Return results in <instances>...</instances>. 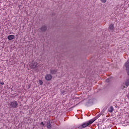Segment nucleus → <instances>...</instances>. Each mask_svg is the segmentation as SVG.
Listing matches in <instances>:
<instances>
[{"label": "nucleus", "instance_id": "nucleus-1", "mask_svg": "<svg viewBox=\"0 0 129 129\" xmlns=\"http://www.w3.org/2000/svg\"><path fill=\"white\" fill-rule=\"evenodd\" d=\"M95 121V119H92L90 120L89 121L86 122L85 123H83L82 125H81L79 127L80 128H84L86 127L87 126H89V125H90V124H92L93 122Z\"/></svg>", "mask_w": 129, "mask_h": 129}, {"label": "nucleus", "instance_id": "nucleus-10", "mask_svg": "<svg viewBox=\"0 0 129 129\" xmlns=\"http://www.w3.org/2000/svg\"><path fill=\"white\" fill-rule=\"evenodd\" d=\"M56 72H57V71H56L55 70H51L50 71V73L51 74H56Z\"/></svg>", "mask_w": 129, "mask_h": 129}, {"label": "nucleus", "instance_id": "nucleus-4", "mask_svg": "<svg viewBox=\"0 0 129 129\" xmlns=\"http://www.w3.org/2000/svg\"><path fill=\"white\" fill-rule=\"evenodd\" d=\"M30 66L32 68H36L38 67V63L36 61H33L30 64Z\"/></svg>", "mask_w": 129, "mask_h": 129}, {"label": "nucleus", "instance_id": "nucleus-8", "mask_svg": "<svg viewBox=\"0 0 129 129\" xmlns=\"http://www.w3.org/2000/svg\"><path fill=\"white\" fill-rule=\"evenodd\" d=\"M113 110L114 108L112 106H110V108L108 109V111H109V112H110L111 113L113 112Z\"/></svg>", "mask_w": 129, "mask_h": 129}, {"label": "nucleus", "instance_id": "nucleus-6", "mask_svg": "<svg viewBox=\"0 0 129 129\" xmlns=\"http://www.w3.org/2000/svg\"><path fill=\"white\" fill-rule=\"evenodd\" d=\"M108 29L111 31L114 30V25L113 24H110Z\"/></svg>", "mask_w": 129, "mask_h": 129}, {"label": "nucleus", "instance_id": "nucleus-9", "mask_svg": "<svg viewBox=\"0 0 129 129\" xmlns=\"http://www.w3.org/2000/svg\"><path fill=\"white\" fill-rule=\"evenodd\" d=\"M47 30V27H46V26L44 25L41 28V32H45Z\"/></svg>", "mask_w": 129, "mask_h": 129}, {"label": "nucleus", "instance_id": "nucleus-3", "mask_svg": "<svg viewBox=\"0 0 129 129\" xmlns=\"http://www.w3.org/2000/svg\"><path fill=\"white\" fill-rule=\"evenodd\" d=\"M123 68L126 69L127 75H129V59H128L127 61L125 62Z\"/></svg>", "mask_w": 129, "mask_h": 129}, {"label": "nucleus", "instance_id": "nucleus-17", "mask_svg": "<svg viewBox=\"0 0 129 129\" xmlns=\"http://www.w3.org/2000/svg\"><path fill=\"white\" fill-rule=\"evenodd\" d=\"M122 88L123 89L125 88V86H122Z\"/></svg>", "mask_w": 129, "mask_h": 129}, {"label": "nucleus", "instance_id": "nucleus-15", "mask_svg": "<svg viewBox=\"0 0 129 129\" xmlns=\"http://www.w3.org/2000/svg\"><path fill=\"white\" fill-rule=\"evenodd\" d=\"M40 124H42V125H44V122H41L40 123Z\"/></svg>", "mask_w": 129, "mask_h": 129}, {"label": "nucleus", "instance_id": "nucleus-14", "mask_svg": "<svg viewBox=\"0 0 129 129\" xmlns=\"http://www.w3.org/2000/svg\"><path fill=\"white\" fill-rule=\"evenodd\" d=\"M39 84L40 85H42L43 84V81H42V80H39Z\"/></svg>", "mask_w": 129, "mask_h": 129}, {"label": "nucleus", "instance_id": "nucleus-7", "mask_svg": "<svg viewBox=\"0 0 129 129\" xmlns=\"http://www.w3.org/2000/svg\"><path fill=\"white\" fill-rule=\"evenodd\" d=\"M8 40H14L15 39V35H11L8 36Z\"/></svg>", "mask_w": 129, "mask_h": 129}, {"label": "nucleus", "instance_id": "nucleus-12", "mask_svg": "<svg viewBox=\"0 0 129 129\" xmlns=\"http://www.w3.org/2000/svg\"><path fill=\"white\" fill-rule=\"evenodd\" d=\"M0 85H5V83L4 82V81H2L0 80Z\"/></svg>", "mask_w": 129, "mask_h": 129}, {"label": "nucleus", "instance_id": "nucleus-2", "mask_svg": "<svg viewBox=\"0 0 129 129\" xmlns=\"http://www.w3.org/2000/svg\"><path fill=\"white\" fill-rule=\"evenodd\" d=\"M10 108H17L18 107V102L17 101H13L9 103Z\"/></svg>", "mask_w": 129, "mask_h": 129}, {"label": "nucleus", "instance_id": "nucleus-5", "mask_svg": "<svg viewBox=\"0 0 129 129\" xmlns=\"http://www.w3.org/2000/svg\"><path fill=\"white\" fill-rule=\"evenodd\" d=\"M45 79H46L47 81H50L51 79H52V75L50 74H47L45 77Z\"/></svg>", "mask_w": 129, "mask_h": 129}, {"label": "nucleus", "instance_id": "nucleus-16", "mask_svg": "<svg viewBox=\"0 0 129 129\" xmlns=\"http://www.w3.org/2000/svg\"><path fill=\"white\" fill-rule=\"evenodd\" d=\"M109 80V79H107L106 80V82H108Z\"/></svg>", "mask_w": 129, "mask_h": 129}, {"label": "nucleus", "instance_id": "nucleus-11", "mask_svg": "<svg viewBox=\"0 0 129 129\" xmlns=\"http://www.w3.org/2000/svg\"><path fill=\"white\" fill-rule=\"evenodd\" d=\"M47 128H51L52 127V126L51 125V124L50 123V121H48L47 123Z\"/></svg>", "mask_w": 129, "mask_h": 129}, {"label": "nucleus", "instance_id": "nucleus-13", "mask_svg": "<svg viewBox=\"0 0 129 129\" xmlns=\"http://www.w3.org/2000/svg\"><path fill=\"white\" fill-rule=\"evenodd\" d=\"M100 2H101L103 4H105V3H106V0H100Z\"/></svg>", "mask_w": 129, "mask_h": 129}]
</instances>
